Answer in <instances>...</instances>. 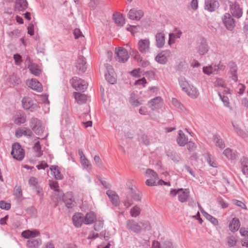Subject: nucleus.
Masks as SVG:
<instances>
[{"label":"nucleus","instance_id":"nucleus-1","mask_svg":"<svg viewBox=\"0 0 248 248\" xmlns=\"http://www.w3.org/2000/svg\"><path fill=\"white\" fill-rule=\"evenodd\" d=\"M126 225L129 231L136 234H140L142 231H149L151 229L150 223L146 220L138 223L134 219H128L126 221Z\"/></svg>","mask_w":248,"mask_h":248},{"label":"nucleus","instance_id":"nucleus-2","mask_svg":"<svg viewBox=\"0 0 248 248\" xmlns=\"http://www.w3.org/2000/svg\"><path fill=\"white\" fill-rule=\"evenodd\" d=\"M72 87L77 91L84 92L87 88L88 84L85 80L77 77H73L70 80Z\"/></svg>","mask_w":248,"mask_h":248},{"label":"nucleus","instance_id":"nucleus-3","mask_svg":"<svg viewBox=\"0 0 248 248\" xmlns=\"http://www.w3.org/2000/svg\"><path fill=\"white\" fill-rule=\"evenodd\" d=\"M14 158L21 161L25 156V152L18 143H15L12 145V149L11 153Z\"/></svg>","mask_w":248,"mask_h":248},{"label":"nucleus","instance_id":"nucleus-4","mask_svg":"<svg viewBox=\"0 0 248 248\" xmlns=\"http://www.w3.org/2000/svg\"><path fill=\"white\" fill-rule=\"evenodd\" d=\"M146 174L148 177L145 182L146 185L150 186H157V182H156V181L159 179L158 174L150 169H148L146 170Z\"/></svg>","mask_w":248,"mask_h":248},{"label":"nucleus","instance_id":"nucleus-5","mask_svg":"<svg viewBox=\"0 0 248 248\" xmlns=\"http://www.w3.org/2000/svg\"><path fill=\"white\" fill-rule=\"evenodd\" d=\"M229 3L231 15L237 18H240L243 15V10L239 3L236 1H229Z\"/></svg>","mask_w":248,"mask_h":248},{"label":"nucleus","instance_id":"nucleus-6","mask_svg":"<svg viewBox=\"0 0 248 248\" xmlns=\"http://www.w3.org/2000/svg\"><path fill=\"white\" fill-rule=\"evenodd\" d=\"M223 23L226 28L232 31L235 26V21L232 16L229 13H225L222 17Z\"/></svg>","mask_w":248,"mask_h":248},{"label":"nucleus","instance_id":"nucleus-7","mask_svg":"<svg viewBox=\"0 0 248 248\" xmlns=\"http://www.w3.org/2000/svg\"><path fill=\"white\" fill-rule=\"evenodd\" d=\"M171 55V53L170 50H163L156 55L155 60L159 64H165Z\"/></svg>","mask_w":248,"mask_h":248},{"label":"nucleus","instance_id":"nucleus-8","mask_svg":"<svg viewBox=\"0 0 248 248\" xmlns=\"http://www.w3.org/2000/svg\"><path fill=\"white\" fill-rule=\"evenodd\" d=\"M23 108L27 110L32 112L37 108V105L33 103L32 100L29 97H24L22 100Z\"/></svg>","mask_w":248,"mask_h":248},{"label":"nucleus","instance_id":"nucleus-9","mask_svg":"<svg viewBox=\"0 0 248 248\" xmlns=\"http://www.w3.org/2000/svg\"><path fill=\"white\" fill-rule=\"evenodd\" d=\"M144 16V12L141 10L133 8L128 13V17L133 20L139 21Z\"/></svg>","mask_w":248,"mask_h":248},{"label":"nucleus","instance_id":"nucleus-10","mask_svg":"<svg viewBox=\"0 0 248 248\" xmlns=\"http://www.w3.org/2000/svg\"><path fill=\"white\" fill-rule=\"evenodd\" d=\"M105 67L107 70L108 73L105 74L106 80L110 84H114L116 81V76L111 66L108 64H105Z\"/></svg>","mask_w":248,"mask_h":248},{"label":"nucleus","instance_id":"nucleus-11","mask_svg":"<svg viewBox=\"0 0 248 248\" xmlns=\"http://www.w3.org/2000/svg\"><path fill=\"white\" fill-rule=\"evenodd\" d=\"M150 42L149 39H141L138 44L139 51L143 53H146L149 51Z\"/></svg>","mask_w":248,"mask_h":248},{"label":"nucleus","instance_id":"nucleus-12","mask_svg":"<svg viewBox=\"0 0 248 248\" xmlns=\"http://www.w3.org/2000/svg\"><path fill=\"white\" fill-rule=\"evenodd\" d=\"M219 6V3L217 0H205L204 9L209 12H213Z\"/></svg>","mask_w":248,"mask_h":248},{"label":"nucleus","instance_id":"nucleus-13","mask_svg":"<svg viewBox=\"0 0 248 248\" xmlns=\"http://www.w3.org/2000/svg\"><path fill=\"white\" fill-rule=\"evenodd\" d=\"M116 54L119 62H124L127 61L129 58L128 52L124 48H118V50L116 51Z\"/></svg>","mask_w":248,"mask_h":248},{"label":"nucleus","instance_id":"nucleus-14","mask_svg":"<svg viewBox=\"0 0 248 248\" xmlns=\"http://www.w3.org/2000/svg\"><path fill=\"white\" fill-rule=\"evenodd\" d=\"M86 62L84 57L79 56L76 63V67L78 73H83L86 70Z\"/></svg>","mask_w":248,"mask_h":248},{"label":"nucleus","instance_id":"nucleus-15","mask_svg":"<svg viewBox=\"0 0 248 248\" xmlns=\"http://www.w3.org/2000/svg\"><path fill=\"white\" fill-rule=\"evenodd\" d=\"M107 194L113 206L116 207L119 206L120 199L115 191L108 190L107 191Z\"/></svg>","mask_w":248,"mask_h":248},{"label":"nucleus","instance_id":"nucleus-16","mask_svg":"<svg viewBox=\"0 0 248 248\" xmlns=\"http://www.w3.org/2000/svg\"><path fill=\"white\" fill-rule=\"evenodd\" d=\"M26 120V115L22 112H17L13 119L14 124L18 125L24 124Z\"/></svg>","mask_w":248,"mask_h":248},{"label":"nucleus","instance_id":"nucleus-17","mask_svg":"<svg viewBox=\"0 0 248 248\" xmlns=\"http://www.w3.org/2000/svg\"><path fill=\"white\" fill-rule=\"evenodd\" d=\"M23 135L31 137L32 135V132L30 129L27 127H22L17 128L15 132V136L17 138H20Z\"/></svg>","mask_w":248,"mask_h":248},{"label":"nucleus","instance_id":"nucleus-18","mask_svg":"<svg viewBox=\"0 0 248 248\" xmlns=\"http://www.w3.org/2000/svg\"><path fill=\"white\" fill-rule=\"evenodd\" d=\"M73 223L76 227H81L82 223H84V217L80 213H76L72 217Z\"/></svg>","mask_w":248,"mask_h":248},{"label":"nucleus","instance_id":"nucleus-19","mask_svg":"<svg viewBox=\"0 0 248 248\" xmlns=\"http://www.w3.org/2000/svg\"><path fill=\"white\" fill-rule=\"evenodd\" d=\"M149 105L152 109H155L159 108L162 105V99L161 97H156L151 99L149 102Z\"/></svg>","mask_w":248,"mask_h":248},{"label":"nucleus","instance_id":"nucleus-20","mask_svg":"<svg viewBox=\"0 0 248 248\" xmlns=\"http://www.w3.org/2000/svg\"><path fill=\"white\" fill-rule=\"evenodd\" d=\"M240 227V222L238 218H233L229 225V230L232 232H237Z\"/></svg>","mask_w":248,"mask_h":248},{"label":"nucleus","instance_id":"nucleus-21","mask_svg":"<svg viewBox=\"0 0 248 248\" xmlns=\"http://www.w3.org/2000/svg\"><path fill=\"white\" fill-rule=\"evenodd\" d=\"M156 46L158 48H162L165 42V37L164 33L157 32L155 35Z\"/></svg>","mask_w":248,"mask_h":248},{"label":"nucleus","instance_id":"nucleus-22","mask_svg":"<svg viewBox=\"0 0 248 248\" xmlns=\"http://www.w3.org/2000/svg\"><path fill=\"white\" fill-rule=\"evenodd\" d=\"M28 7L26 0H16L15 3V9L16 11H22L25 10Z\"/></svg>","mask_w":248,"mask_h":248},{"label":"nucleus","instance_id":"nucleus-23","mask_svg":"<svg viewBox=\"0 0 248 248\" xmlns=\"http://www.w3.org/2000/svg\"><path fill=\"white\" fill-rule=\"evenodd\" d=\"M229 72L230 74L232 75V79L235 82L237 81L238 77L237 75V65L233 62H230L229 63Z\"/></svg>","mask_w":248,"mask_h":248},{"label":"nucleus","instance_id":"nucleus-24","mask_svg":"<svg viewBox=\"0 0 248 248\" xmlns=\"http://www.w3.org/2000/svg\"><path fill=\"white\" fill-rule=\"evenodd\" d=\"M29 86L33 90L41 92L43 90L41 84L35 79H32L29 83Z\"/></svg>","mask_w":248,"mask_h":248},{"label":"nucleus","instance_id":"nucleus-25","mask_svg":"<svg viewBox=\"0 0 248 248\" xmlns=\"http://www.w3.org/2000/svg\"><path fill=\"white\" fill-rule=\"evenodd\" d=\"M189 190L188 188L183 189L179 193H178V200L181 202H186L189 196Z\"/></svg>","mask_w":248,"mask_h":248},{"label":"nucleus","instance_id":"nucleus-26","mask_svg":"<svg viewBox=\"0 0 248 248\" xmlns=\"http://www.w3.org/2000/svg\"><path fill=\"white\" fill-rule=\"evenodd\" d=\"M96 216L93 212L87 213L84 217V223L86 224H91L95 220Z\"/></svg>","mask_w":248,"mask_h":248},{"label":"nucleus","instance_id":"nucleus-27","mask_svg":"<svg viewBox=\"0 0 248 248\" xmlns=\"http://www.w3.org/2000/svg\"><path fill=\"white\" fill-rule=\"evenodd\" d=\"M42 244V240L40 239L30 238L27 241V246L29 248H39Z\"/></svg>","mask_w":248,"mask_h":248},{"label":"nucleus","instance_id":"nucleus-28","mask_svg":"<svg viewBox=\"0 0 248 248\" xmlns=\"http://www.w3.org/2000/svg\"><path fill=\"white\" fill-rule=\"evenodd\" d=\"M113 19L116 24L119 26H123L125 23L124 17L122 14L118 13L113 14Z\"/></svg>","mask_w":248,"mask_h":248},{"label":"nucleus","instance_id":"nucleus-29","mask_svg":"<svg viewBox=\"0 0 248 248\" xmlns=\"http://www.w3.org/2000/svg\"><path fill=\"white\" fill-rule=\"evenodd\" d=\"M178 144L180 146H185L188 142V138L182 130L179 131V136L177 139Z\"/></svg>","mask_w":248,"mask_h":248},{"label":"nucleus","instance_id":"nucleus-30","mask_svg":"<svg viewBox=\"0 0 248 248\" xmlns=\"http://www.w3.org/2000/svg\"><path fill=\"white\" fill-rule=\"evenodd\" d=\"M186 93L190 97L195 99L198 97L199 93L197 89L192 85H190L187 90H186Z\"/></svg>","mask_w":248,"mask_h":248},{"label":"nucleus","instance_id":"nucleus-31","mask_svg":"<svg viewBox=\"0 0 248 248\" xmlns=\"http://www.w3.org/2000/svg\"><path fill=\"white\" fill-rule=\"evenodd\" d=\"M65 206L68 208H71L74 206V200L71 194H67L63 198Z\"/></svg>","mask_w":248,"mask_h":248},{"label":"nucleus","instance_id":"nucleus-32","mask_svg":"<svg viewBox=\"0 0 248 248\" xmlns=\"http://www.w3.org/2000/svg\"><path fill=\"white\" fill-rule=\"evenodd\" d=\"M208 50V46L205 40H202L198 47V51L201 55H204L207 52Z\"/></svg>","mask_w":248,"mask_h":248},{"label":"nucleus","instance_id":"nucleus-33","mask_svg":"<svg viewBox=\"0 0 248 248\" xmlns=\"http://www.w3.org/2000/svg\"><path fill=\"white\" fill-rule=\"evenodd\" d=\"M50 170L53 173V175L56 179L62 180L63 178V175L61 173L57 166H51L50 167Z\"/></svg>","mask_w":248,"mask_h":248},{"label":"nucleus","instance_id":"nucleus-34","mask_svg":"<svg viewBox=\"0 0 248 248\" xmlns=\"http://www.w3.org/2000/svg\"><path fill=\"white\" fill-rule=\"evenodd\" d=\"M223 154L229 159H235L237 156V154L236 151H233L229 148L226 149L224 151Z\"/></svg>","mask_w":248,"mask_h":248},{"label":"nucleus","instance_id":"nucleus-35","mask_svg":"<svg viewBox=\"0 0 248 248\" xmlns=\"http://www.w3.org/2000/svg\"><path fill=\"white\" fill-rule=\"evenodd\" d=\"M74 97L78 104H83L87 101V96L85 94H82L79 93L75 92L74 93Z\"/></svg>","mask_w":248,"mask_h":248},{"label":"nucleus","instance_id":"nucleus-36","mask_svg":"<svg viewBox=\"0 0 248 248\" xmlns=\"http://www.w3.org/2000/svg\"><path fill=\"white\" fill-rule=\"evenodd\" d=\"M28 68L31 73L35 76H39L41 73V70L39 69V66L34 63H31L29 65Z\"/></svg>","mask_w":248,"mask_h":248},{"label":"nucleus","instance_id":"nucleus-37","mask_svg":"<svg viewBox=\"0 0 248 248\" xmlns=\"http://www.w3.org/2000/svg\"><path fill=\"white\" fill-rule=\"evenodd\" d=\"M130 196L135 201L139 202L141 201L142 194L140 191H136L132 188L130 189Z\"/></svg>","mask_w":248,"mask_h":248},{"label":"nucleus","instance_id":"nucleus-38","mask_svg":"<svg viewBox=\"0 0 248 248\" xmlns=\"http://www.w3.org/2000/svg\"><path fill=\"white\" fill-rule=\"evenodd\" d=\"M129 102L131 105L134 107H138L141 105V103L134 93H131L130 94Z\"/></svg>","mask_w":248,"mask_h":248},{"label":"nucleus","instance_id":"nucleus-39","mask_svg":"<svg viewBox=\"0 0 248 248\" xmlns=\"http://www.w3.org/2000/svg\"><path fill=\"white\" fill-rule=\"evenodd\" d=\"M80 162L84 169H86L88 171L92 170V164L86 157L80 159Z\"/></svg>","mask_w":248,"mask_h":248},{"label":"nucleus","instance_id":"nucleus-40","mask_svg":"<svg viewBox=\"0 0 248 248\" xmlns=\"http://www.w3.org/2000/svg\"><path fill=\"white\" fill-rule=\"evenodd\" d=\"M179 83L182 91L185 93L186 90H187L190 85L184 78H181L179 79Z\"/></svg>","mask_w":248,"mask_h":248},{"label":"nucleus","instance_id":"nucleus-41","mask_svg":"<svg viewBox=\"0 0 248 248\" xmlns=\"http://www.w3.org/2000/svg\"><path fill=\"white\" fill-rule=\"evenodd\" d=\"M214 142L216 143V145L217 147H218L221 149L225 148V143L219 136L215 135L214 136Z\"/></svg>","mask_w":248,"mask_h":248},{"label":"nucleus","instance_id":"nucleus-42","mask_svg":"<svg viewBox=\"0 0 248 248\" xmlns=\"http://www.w3.org/2000/svg\"><path fill=\"white\" fill-rule=\"evenodd\" d=\"M204 217L214 225H217L218 222L217 218L208 214L205 211H202Z\"/></svg>","mask_w":248,"mask_h":248},{"label":"nucleus","instance_id":"nucleus-43","mask_svg":"<svg viewBox=\"0 0 248 248\" xmlns=\"http://www.w3.org/2000/svg\"><path fill=\"white\" fill-rule=\"evenodd\" d=\"M41 124H42L41 122L37 118L33 117L30 120V126L32 130L40 125Z\"/></svg>","mask_w":248,"mask_h":248},{"label":"nucleus","instance_id":"nucleus-44","mask_svg":"<svg viewBox=\"0 0 248 248\" xmlns=\"http://www.w3.org/2000/svg\"><path fill=\"white\" fill-rule=\"evenodd\" d=\"M242 171L244 174H248V159L244 158L241 162Z\"/></svg>","mask_w":248,"mask_h":248},{"label":"nucleus","instance_id":"nucleus-45","mask_svg":"<svg viewBox=\"0 0 248 248\" xmlns=\"http://www.w3.org/2000/svg\"><path fill=\"white\" fill-rule=\"evenodd\" d=\"M140 213V209L137 205L135 206L132 209H131L130 211V215L134 217H138Z\"/></svg>","mask_w":248,"mask_h":248},{"label":"nucleus","instance_id":"nucleus-46","mask_svg":"<svg viewBox=\"0 0 248 248\" xmlns=\"http://www.w3.org/2000/svg\"><path fill=\"white\" fill-rule=\"evenodd\" d=\"M103 225L104 221L102 219L99 218L95 221L94 229L96 231H99L103 228Z\"/></svg>","mask_w":248,"mask_h":248},{"label":"nucleus","instance_id":"nucleus-47","mask_svg":"<svg viewBox=\"0 0 248 248\" xmlns=\"http://www.w3.org/2000/svg\"><path fill=\"white\" fill-rule=\"evenodd\" d=\"M227 242L230 247H232L235 245L237 240L233 236H231L227 237Z\"/></svg>","mask_w":248,"mask_h":248},{"label":"nucleus","instance_id":"nucleus-48","mask_svg":"<svg viewBox=\"0 0 248 248\" xmlns=\"http://www.w3.org/2000/svg\"><path fill=\"white\" fill-rule=\"evenodd\" d=\"M161 248H175V245L170 240H165L161 243Z\"/></svg>","mask_w":248,"mask_h":248},{"label":"nucleus","instance_id":"nucleus-49","mask_svg":"<svg viewBox=\"0 0 248 248\" xmlns=\"http://www.w3.org/2000/svg\"><path fill=\"white\" fill-rule=\"evenodd\" d=\"M218 95L223 102L224 105L226 107H229L230 102L228 97L224 95H222L220 93H218Z\"/></svg>","mask_w":248,"mask_h":248},{"label":"nucleus","instance_id":"nucleus-50","mask_svg":"<svg viewBox=\"0 0 248 248\" xmlns=\"http://www.w3.org/2000/svg\"><path fill=\"white\" fill-rule=\"evenodd\" d=\"M214 85L216 87H221L226 88V85L223 80L220 78H217L214 82Z\"/></svg>","mask_w":248,"mask_h":248},{"label":"nucleus","instance_id":"nucleus-51","mask_svg":"<svg viewBox=\"0 0 248 248\" xmlns=\"http://www.w3.org/2000/svg\"><path fill=\"white\" fill-rule=\"evenodd\" d=\"M50 187L55 191H59L58 183L55 181H49V183Z\"/></svg>","mask_w":248,"mask_h":248},{"label":"nucleus","instance_id":"nucleus-52","mask_svg":"<svg viewBox=\"0 0 248 248\" xmlns=\"http://www.w3.org/2000/svg\"><path fill=\"white\" fill-rule=\"evenodd\" d=\"M235 131L239 136H240L242 137L245 138V137H247L248 136V134L247 132L240 129L239 128L236 127L235 128Z\"/></svg>","mask_w":248,"mask_h":248},{"label":"nucleus","instance_id":"nucleus-53","mask_svg":"<svg viewBox=\"0 0 248 248\" xmlns=\"http://www.w3.org/2000/svg\"><path fill=\"white\" fill-rule=\"evenodd\" d=\"M140 141L145 145L149 144V140L148 137L145 135H141L140 138Z\"/></svg>","mask_w":248,"mask_h":248},{"label":"nucleus","instance_id":"nucleus-54","mask_svg":"<svg viewBox=\"0 0 248 248\" xmlns=\"http://www.w3.org/2000/svg\"><path fill=\"white\" fill-rule=\"evenodd\" d=\"M14 195L17 198H20L22 195V189L20 186H16L14 190Z\"/></svg>","mask_w":248,"mask_h":248},{"label":"nucleus","instance_id":"nucleus-55","mask_svg":"<svg viewBox=\"0 0 248 248\" xmlns=\"http://www.w3.org/2000/svg\"><path fill=\"white\" fill-rule=\"evenodd\" d=\"M203 72L204 74L207 75H210L214 73L213 67L212 66H209L207 67H203Z\"/></svg>","mask_w":248,"mask_h":248},{"label":"nucleus","instance_id":"nucleus-56","mask_svg":"<svg viewBox=\"0 0 248 248\" xmlns=\"http://www.w3.org/2000/svg\"><path fill=\"white\" fill-rule=\"evenodd\" d=\"M34 133L38 135H41L43 134L44 132V127L42 126V124H40V125H39L38 127H35L34 129L32 130Z\"/></svg>","mask_w":248,"mask_h":248},{"label":"nucleus","instance_id":"nucleus-57","mask_svg":"<svg viewBox=\"0 0 248 248\" xmlns=\"http://www.w3.org/2000/svg\"><path fill=\"white\" fill-rule=\"evenodd\" d=\"M11 207V204L9 203H7L4 201H0V208L2 209L8 210L10 209Z\"/></svg>","mask_w":248,"mask_h":248},{"label":"nucleus","instance_id":"nucleus-58","mask_svg":"<svg viewBox=\"0 0 248 248\" xmlns=\"http://www.w3.org/2000/svg\"><path fill=\"white\" fill-rule=\"evenodd\" d=\"M190 8L193 10H196L198 8V0H192L189 3Z\"/></svg>","mask_w":248,"mask_h":248},{"label":"nucleus","instance_id":"nucleus-59","mask_svg":"<svg viewBox=\"0 0 248 248\" xmlns=\"http://www.w3.org/2000/svg\"><path fill=\"white\" fill-rule=\"evenodd\" d=\"M172 103L174 106L180 108L181 110L183 109L184 108L183 106L176 98H173L172 99Z\"/></svg>","mask_w":248,"mask_h":248},{"label":"nucleus","instance_id":"nucleus-60","mask_svg":"<svg viewBox=\"0 0 248 248\" xmlns=\"http://www.w3.org/2000/svg\"><path fill=\"white\" fill-rule=\"evenodd\" d=\"M14 58L16 64V65L20 64L22 60V57L19 54H15L14 55Z\"/></svg>","mask_w":248,"mask_h":248},{"label":"nucleus","instance_id":"nucleus-61","mask_svg":"<svg viewBox=\"0 0 248 248\" xmlns=\"http://www.w3.org/2000/svg\"><path fill=\"white\" fill-rule=\"evenodd\" d=\"M32 232L30 230L24 231L22 232L21 235L23 237L27 239H30Z\"/></svg>","mask_w":248,"mask_h":248},{"label":"nucleus","instance_id":"nucleus-62","mask_svg":"<svg viewBox=\"0 0 248 248\" xmlns=\"http://www.w3.org/2000/svg\"><path fill=\"white\" fill-rule=\"evenodd\" d=\"M37 179L34 177H31L29 180V184L31 186H36L37 184Z\"/></svg>","mask_w":248,"mask_h":248},{"label":"nucleus","instance_id":"nucleus-63","mask_svg":"<svg viewBox=\"0 0 248 248\" xmlns=\"http://www.w3.org/2000/svg\"><path fill=\"white\" fill-rule=\"evenodd\" d=\"M94 161L96 164V165L98 167H101L103 165V162L98 155H95L94 157Z\"/></svg>","mask_w":248,"mask_h":248},{"label":"nucleus","instance_id":"nucleus-64","mask_svg":"<svg viewBox=\"0 0 248 248\" xmlns=\"http://www.w3.org/2000/svg\"><path fill=\"white\" fill-rule=\"evenodd\" d=\"M239 232L242 236L248 237V228L244 227L241 228Z\"/></svg>","mask_w":248,"mask_h":248}]
</instances>
